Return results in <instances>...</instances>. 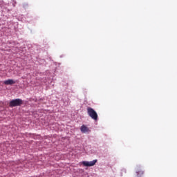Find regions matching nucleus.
I'll return each mask as SVG.
<instances>
[{
	"instance_id": "obj_1",
	"label": "nucleus",
	"mask_w": 177,
	"mask_h": 177,
	"mask_svg": "<svg viewBox=\"0 0 177 177\" xmlns=\"http://www.w3.org/2000/svg\"><path fill=\"white\" fill-rule=\"evenodd\" d=\"M87 114L89 115V117H91V118H92V120H94V121H97V113L93 109L88 107Z\"/></svg>"
},
{
	"instance_id": "obj_2",
	"label": "nucleus",
	"mask_w": 177,
	"mask_h": 177,
	"mask_svg": "<svg viewBox=\"0 0 177 177\" xmlns=\"http://www.w3.org/2000/svg\"><path fill=\"white\" fill-rule=\"evenodd\" d=\"M21 104H23V100L19 98L10 102V107H16L17 106H21Z\"/></svg>"
},
{
	"instance_id": "obj_3",
	"label": "nucleus",
	"mask_w": 177,
	"mask_h": 177,
	"mask_svg": "<svg viewBox=\"0 0 177 177\" xmlns=\"http://www.w3.org/2000/svg\"><path fill=\"white\" fill-rule=\"evenodd\" d=\"M96 162H97V160H93L90 161V162L83 161L82 165L84 167H93V165H95V164H96Z\"/></svg>"
},
{
	"instance_id": "obj_4",
	"label": "nucleus",
	"mask_w": 177,
	"mask_h": 177,
	"mask_svg": "<svg viewBox=\"0 0 177 177\" xmlns=\"http://www.w3.org/2000/svg\"><path fill=\"white\" fill-rule=\"evenodd\" d=\"M4 85H13V84H16V82L12 79H9L3 82Z\"/></svg>"
},
{
	"instance_id": "obj_5",
	"label": "nucleus",
	"mask_w": 177,
	"mask_h": 177,
	"mask_svg": "<svg viewBox=\"0 0 177 177\" xmlns=\"http://www.w3.org/2000/svg\"><path fill=\"white\" fill-rule=\"evenodd\" d=\"M80 131L82 133H86V132H89V128L85 125H82L80 128Z\"/></svg>"
},
{
	"instance_id": "obj_6",
	"label": "nucleus",
	"mask_w": 177,
	"mask_h": 177,
	"mask_svg": "<svg viewBox=\"0 0 177 177\" xmlns=\"http://www.w3.org/2000/svg\"><path fill=\"white\" fill-rule=\"evenodd\" d=\"M143 174H145V171H143V170H142L141 169H138L137 170V175H143Z\"/></svg>"
}]
</instances>
